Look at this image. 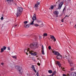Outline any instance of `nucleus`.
<instances>
[{
    "label": "nucleus",
    "instance_id": "obj_1",
    "mask_svg": "<svg viewBox=\"0 0 76 76\" xmlns=\"http://www.w3.org/2000/svg\"><path fill=\"white\" fill-rule=\"evenodd\" d=\"M52 51L53 54H54L55 55H56L57 56H56V58L57 59L59 60V59H61L62 58V55H61L58 52H56V51L53 50Z\"/></svg>",
    "mask_w": 76,
    "mask_h": 76
},
{
    "label": "nucleus",
    "instance_id": "obj_2",
    "mask_svg": "<svg viewBox=\"0 0 76 76\" xmlns=\"http://www.w3.org/2000/svg\"><path fill=\"white\" fill-rule=\"evenodd\" d=\"M30 47L32 49H35L38 47V42H35L33 43H31L30 45Z\"/></svg>",
    "mask_w": 76,
    "mask_h": 76
},
{
    "label": "nucleus",
    "instance_id": "obj_3",
    "mask_svg": "<svg viewBox=\"0 0 76 76\" xmlns=\"http://www.w3.org/2000/svg\"><path fill=\"white\" fill-rule=\"evenodd\" d=\"M23 11V9L21 7H19V10H17L16 15L17 17H18L19 16H20L22 13V12Z\"/></svg>",
    "mask_w": 76,
    "mask_h": 76
},
{
    "label": "nucleus",
    "instance_id": "obj_4",
    "mask_svg": "<svg viewBox=\"0 0 76 76\" xmlns=\"http://www.w3.org/2000/svg\"><path fill=\"white\" fill-rule=\"evenodd\" d=\"M15 68L17 71L19 72L20 73H22L23 72V69L21 67L19 66H17L15 67Z\"/></svg>",
    "mask_w": 76,
    "mask_h": 76
},
{
    "label": "nucleus",
    "instance_id": "obj_5",
    "mask_svg": "<svg viewBox=\"0 0 76 76\" xmlns=\"http://www.w3.org/2000/svg\"><path fill=\"white\" fill-rule=\"evenodd\" d=\"M6 1L7 2V3L9 4H12L11 2H12L13 4L16 5V1H13V0H6Z\"/></svg>",
    "mask_w": 76,
    "mask_h": 76
},
{
    "label": "nucleus",
    "instance_id": "obj_6",
    "mask_svg": "<svg viewBox=\"0 0 76 76\" xmlns=\"http://www.w3.org/2000/svg\"><path fill=\"white\" fill-rule=\"evenodd\" d=\"M28 53H29L31 54V55H32V56H37V53L36 52H34V51L31 50V51H29V50H28L27 51Z\"/></svg>",
    "mask_w": 76,
    "mask_h": 76
},
{
    "label": "nucleus",
    "instance_id": "obj_7",
    "mask_svg": "<svg viewBox=\"0 0 76 76\" xmlns=\"http://www.w3.org/2000/svg\"><path fill=\"white\" fill-rule=\"evenodd\" d=\"M64 4V1H61L59 5V7L58 8V9H60L61 8V7H62V6Z\"/></svg>",
    "mask_w": 76,
    "mask_h": 76
},
{
    "label": "nucleus",
    "instance_id": "obj_8",
    "mask_svg": "<svg viewBox=\"0 0 76 76\" xmlns=\"http://www.w3.org/2000/svg\"><path fill=\"white\" fill-rule=\"evenodd\" d=\"M59 12L57 11H55L54 12V15H56V17H58V15Z\"/></svg>",
    "mask_w": 76,
    "mask_h": 76
},
{
    "label": "nucleus",
    "instance_id": "obj_9",
    "mask_svg": "<svg viewBox=\"0 0 76 76\" xmlns=\"http://www.w3.org/2000/svg\"><path fill=\"white\" fill-rule=\"evenodd\" d=\"M70 75V76H76V72H72Z\"/></svg>",
    "mask_w": 76,
    "mask_h": 76
},
{
    "label": "nucleus",
    "instance_id": "obj_10",
    "mask_svg": "<svg viewBox=\"0 0 76 76\" xmlns=\"http://www.w3.org/2000/svg\"><path fill=\"white\" fill-rule=\"evenodd\" d=\"M33 21H34V20H36V15L35 14H34L33 17L32 18Z\"/></svg>",
    "mask_w": 76,
    "mask_h": 76
},
{
    "label": "nucleus",
    "instance_id": "obj_11",
    "mask_svg": "<svg viewBox=\"0 0 76 76\" xmlns=\"http://www.w3.org/2000/svg\"><path fill=\"white\" fill-rule=\"evenodd\" d=\"M39 27L40 28H41V27H43L44 26L43 25V23H42V22H41L40 23H39Z\"/></svg>",
    "mask_w": 76,
    "mask_h": 76
},
{
    "label": "nucleus",
    "instance_id": "obj_12",
    "mask_svg": "<svg viewBox=\"0 0 76 76\" xmlns=\"http://www.w3.org/2000/svg\"><path fill=\"white\" fill-rule=\"evenodd\" d=\"M29 25L30 24H28L27 25L24 24V26L25 28H29Z\"/></svg>",
    "mask_w": 76,
    "mask_h": 76
},
{
    "label": "nucleus",
    "instance_id": "obj_13",
    "mask_svg": "<svg viewBox=\"0 0 76 76\" xmlns=\"http://www.w3.org/2000/svg\"><path fill=\"white\" fill-rule=\"evenodd\" d=\"M31 68L35 72V73H37V71L35 69V67H34V65H32L31 66Z\"/></svg>",
    "mask_w": 76,
    "mask_h": 76
},
{
    "label": "nucleus",
    "instance_id": "obj_14",
    "mask_svg": "<svg viewBox=\"0 0 76 76\" xmlns=\"http://www.w3.org/2000/svg\"><path fill=\"white\" fill-rule=\"evenodd\" d=\"M56 63V64H57L58 65V66H59L60 67L61 66V65L60 62H59V61H57Z\"/></svg>",
    "mask_w": 76,
    "mask_h": 76
},
{
    "label": "nucleus",
    "instance_id": "obj_15",
    "mask_svg": "<svg viewBox=\"0 0 76 76\" xmlns=\"http://www.w3.org/2000/svg\"><path fill=\"white\" fill-rule=\"evenodd\" d=\"M28 49H25V50L24 51V52H25V53H26V54L27 55H28Z\"/></svg>",
    "mask_w": 76,
    "mask_h": 76
},
{
    "label": "nucleus",
    "instance_id": "obj_16",
    "mask_svg": "<svg viewBox=\"0 0 76 76\" xmlns=\"http://www.w3.org/2000/svg\"><path fill=\"white\" fill-rule=\"evenodd\" d=\"M55 74H56V71H55L53 72V73L52 74V75H50V76H53Z\"/></svg>",
    "mask_w": 76,
    "mask_h": 76
},
{
    "label": "nucleus",
    "instance_id": "obj_17",
    "mask_svg": "<svg viewBox=\"0 0 76 76\" xmlns=\"http://www.w3.org/2000/svg\"><path fill=\"white\" fill-rule=\"evenodd\" d=\"M54 9V6L53 5H51L50 6V8H49V10H50V9H51L52 10H53Z\"/></svg>",
    "mask_w": 76,
    "mask_h": 76
},
{
    "label": "nucleus",
    "instance_id": "obj_18",
    "mask_svg": "<svg viewBox=\"0 0 76 76\" xmlns=\"http://www.w3.org/2000/svg\"><path fill=\"white\" fill-rule=\"evenodd\" d=\"M48 72L49 73H50V74L53 73V71L51 70H48Z\"/></svg>",
    "mask_w": 76,
    "mask_h": 76
},
{
    "label": "nucleus",
    "instance_id": "obj_19",
    "mask_svg": "<svg viewBox=\"0 0 76 76\" xmlns=\"http://www.w3.org/2000/svg\"><path fill=\"white\" fill-rule=\"evenodd\" d=\"M62 75L63 76H70V74L69 73H68L67 74V75H66L64 74H63Z\"/></svg>",
    "mask_w": 76,
    "mask_h": 76
},
{
    "label": "nucleus",
    "instance_id": "obj_20",
    "mask_svg": "<svg viewBox=\"0 0 76 76\" xmlns=\"http://www.w3.org/2000/svg\"><path fill=\"white\" fill-rule=\"evenodd\" d=\"M35 7L36 8H38V3L35 5Z\"/></svg>",
    "mask_w": 76,
    "mask_h": 76
},
{
    "label": "nucleus",
    "instance_id": "obj_21",
    "mask_svg": "<svg viewBox=\"0 0 76 76\" xmlns=\"http://www.w3.org/2000/svg\"><path fill=\"white\" fill-rule=\"evenodd\" d=\"M4 49L3 48H1V53H3L4 52Z\"/></svg>",
    "mask_w": 76,
    "mask_h": 76
},
{
    "label": "nucleus",
    "instance_id": "obj_22",
    "mask_svg": "<svg viewBox=\"0 0 76 76\" xmlns=\"http://www.w3.org/2000/svg\"><path fill=\"white\" fill-rule=\"evenodd\" d=\"M42 54L44 55L45 54V53H44V50H42Z\"/></svg>",
    "mask_w": 76,
    "mask_h": 76
},
{
    "label": "nucleus",
    "instance_id": "obj_23",
    "mask_svg": "<svg viewBox=\"0 0 76 76\" xmlns=\"http://www.w3.org/2000/svg\"><path fill=\"white\" fill-rule=\"evenodd\" d=\"M50 36H51L50 37V38H51V39H53L54 38H55V37H54V36H53L51 35Z\"/></svg>",
    "mask_w": 76,
    "mask_h": 76
},
{
    "label": "nucleus",
    "instance_id": "obj_24",
    "mask_svg": "<svg viewBox=\"0 0 76 76\" xmlns=\"http://www.w3.org/2000/svg\"><path fill=\"white\" fill-rule=\"evenodd\" d=\"M34 21L33 20L32 21V22L30 23V25H33L34 24Z\"/></svg>",
    "mask_w": 76,
    "mask_h": 76
},
{
    "label": "nucleus",
    "instance_id": "obj_25",
    "mask_svg": "<svg viewBox=\"0 0 76 76\" xmlns=\"http://www.w3.org/2000/svg\"><path fill=\"white\" fill-rule=\"evenodd\" d=\"M39 39L40 40H41V39L42 38V36H39Z\"/></svg>",
    "mask_w": 76,
    "mask_h": 76
},
{
    "label": "nucleus",
    "instance_id": "obj_26",
    "mask_svg": "<svg viewBox=\"0 0 76 76\" xmlns=\"http://www.w3.org/2000/svg\"><path fill=\"white\" fill-rule=\"evenodd\" d=\"M3 48L4 50H6V47L4 46L3 47Z\"/></svg>",
    "mask_w": 76,
    "mask_h": 76
},
{
    "label": "nucleus",
    "instance_id": "obj_27",
    "mask_svg": "<svg viewBox=\"0 0 76 76\" xmlns=\"http://www.w3.org/2000/svg\"><path fill=\"white\" fill-rule=\"evenodd\" d=\"M2 16L1 17V20H3V16H4L3 14H2Z\"/></svg>",
    "mask_w": 76,
    "mask_h": 76
},
{
    "label": "nucleus",
    "instance_id": "obj_28",
    "mask_svg": "<svg viewBox=\"0 0 76 76\" xmlns=\"http://www.w3.org/2000/svg\"><path fill=\"white\" fill-rule=\"evenodd\" d=\"M24 25H26V24L27 23H28V22L27 21H24Z\"/></svg>",
    "mask_w": 76,
    "mask_h": 76
},
{
    "label": "nucleus",
    "instance_id": "obj_29",
    "mask_svg": "<svg viewBox=\"0 0 76 76\" xmlns=\"http://www.w3.org/2000/svg\"><path fill=\"white\" fill-rule=\"evenodd\" d=\"M34 25L35 26H36V27H37V26H38V25L37 23L34 24Z\"/></svg>",
    "mask_w": 76,
    "mask_h": 76
},
{
    "label": "nucleus",
    "instance_id": "obj_30",
    "mask_svg": "<svg viewBox=\"0 0 76 76\" xmlns=\"http://www.w3.org/2000/svg\"><path fill=\"white\" fill-rule=\"evenodd\" d=\"M70 64L71 66H73V62H70Z\"/></svg>",
    "mask_w": 76,
    "mask_h": 76
},
{
    "label": "nucleus",
    "instance_id": "obj_31",
    "mask_svg": "<svg viewBox=\"0 0 76 76\" xmlns=\"http://www.w3.org/2000/svg\"><path fill=\"white\" fill-rule=\"evenodd\" d=\"M44 36H47V33H45L43 34Z\"/></svg>",
    "mask_w": 76,
    "mask_h": 76
},
{
    "label": "nucleus",
    "instance_id": "obj_32",
    "mask_svg": "<svg viewBox=\"0 0 76 76\" xmlns=\"http://www.w3.org/2000/svg\"><path fill=\"white\" fill-rule=\"evenodd\" d=\"M61 69H62V70L63 71H65V70H64V68H63V67H61Z\"/></svg>",
    "mask_w": 76,
    "mask_h": 76
},
{
    "label": "nucleus",
    "instance_id": "obj_33",
    "mask_svg": "<svg viewBox=\"0 0 76 76\" xmlns=\"http://www.w3.org/2000/svg\"><path fill=\"white\" fill-rule=\"evenodd\" d=\"M44 49V46L43 45H42V50H43Z\"/></svg>",
    "mask_w": 76,
    "mask_h": 76
},
{
    "label": "nucleus",
    "instance_id": "obj_34",
    "mask_svg": "<svg viewBox=\"0 0 76 76\" xmlns=\"http://www.w3.org/2000/svg\"><path fill=\"white\" fill-rule=\"evenodd\" d=\"M48 49L49 50H51V46H49Z\"/></svg>",
    "mask_w": 76,
    "mask_h": 76
},
{
    "label": "nucleus",
    "instance_id": "obj_35",
    "mask_svg": "<svg viewBox=\"0 0 76 76\" xmlns=\"http://www.w3.org/2000/svg\"><path fill=\"white\" fill-rule=\"evenodd\" d=\"M12 57L14 58H16V56H12Z\"/></svg>",
    "mask_w": 76,
    "mask_h": 76
},
{
    "label": "nucleus",
    "instance_id": "obj_36",
    "mask_svg": "<svg viewBox=\"0 0 76 76\" xmlns=\"http://www.w3.org/2000/svg\"><path fill=\"white\" fill-rule=\"evenodd\" d=\"M56 41V38L55 37L53 39V41L55 42Z\"/></svg>",
    "mask_w": 76,
    "mask_h": 76
},
{
    "label": "nucleus",
    "instance_id": "obj_37",
    "mask_svg": "<svg viewBox=\"0 0 76 76\" xmlns=\"http://www.w3.org/2000/svg\"><path fill=\"white\" fill-rule=\"evenodd\" d=\"M74 70V68H72L71 69V71H72V70Z\"/></svg>",
    "mask_w": 76,
    "mask_h": 76
},
{
    "label": "nucleus",
    "instance_id": "obj_38",
    "mask_svg": "<svg viewBox=\"0 0 76 76\" xmlns=\"http://www.w3.org/2000/svg\"><path fill=\"white\" fill-rule=\"evenodd\" d=\"M10 47H9L8 48V50H10Z\"/></svg>",
    "mask_w": 76,
    "mask_h": 76
},
{
    "label": "nucleus",
    "instance_id": "obj_39",
    "mask_svg": "<svg viewBox=\"0 0 76 76\" xmlns=\"http://www.w3.org/2000/svg\"><path fill=\"white\" fill-rule=\"evenodd\" d=\"M64 21V19H62L61 22H63Z\"/></svg>",
    "mask_w": 76,
    "mask_h": 76
},
{
    "label": "nucleus",
    "instance_id": "obj_40",
    "mask_svg": "<svg viewBox=\"0 0 76 76\" xmlns=\"http://www.w3.org/2000/svg\"><path fill=\"white\" fill-rule=\"evenodd\" d=\"M66 17H68V18H69V16H67V15H66L65 18H66Z\"/></svg>",
    "mask_w": 76,
    "mask_h": 76
},
{
    "label": "nucleus",
    "instance_id": "obj_41",
    "mask_svg": "<svg viewBox=\"0 0 76 76\" xmlns=\"http://www.w3.org/2000/svg\"><path fill=\"white\" fill-rule=\"evenodd\" d=\"M40 65H41L39 63H38V66H40Z\"/></svg>",
    "mask_w": 76,
    "mask_h": 76
},
{
    "label": "nucleus",
    "instance_id": "obj_42",
    "mask_svg": "<svg viewBox=\"0 0 76 76\" xmlns=\"http://www.w3.org/2000/svg\"><path fill=\"white\" fill-rule=\"evenodd\" d=\"M65 8H64L63 10V12H64V10H65Z\"/></svg>",
    "mask_w": 76,
    "mask_h": 76
},
{
    "label": "nucleus",
    "instance_id": "obj_43",
    "mask_svg": "<svg viewBox=\"0 0 76 76\" xmlns=\"http://www.w3.org/2000/svg\"><path fill=\"white\" fill-rule=\"evenodd\" d=\"M1 64L2 65H3V64H4V63H1Z\"/></svg>",
    "mask_w": 76,
    "mask_h": 76
},
{
    "label": "nucleus",
    "instance_id": "obj_44",
    "mask_svg": "<svg viewBox=\"0 0 76 76\" xmlns=\"http://www.w3.org/2000/svg\"><path fill=\"white\" fill-rule=\"evenodd\" d=\"M18 26V25H15V26Z\"/></svg>",
    "mask_w": 76,
    "mask_h": 76
},
{
    "label": "nucleus",
    "instance_id": "obj_45",
    "mask_svg": "<svg viewBox=\"0 0 76 76\" xmlns=\"http://www.w3.org/2000/svg\"><path fill=\"white\" fill-rule=\"evenodd\" d=\"M67 57V55H65V57Z\"/></svg>",
    "mask_w": 76,
    "mask_h": 76
},
{
    "label": "nucleus",
    "instance_id": "obj_46",
    "mask_svg": "<svg viewBox=\"0 0 76 76\" xmlns=\"http://www.w3.org/2000/svg\"><path fill=\"white\" fill-rule=\"evenodd\" d=\"M40 3L39 2V3H38V5H39Z\"/></svg>",
    "mask_w": 76,
    "mask_h": 76
},
{
    "label": "nucleus",
    "instance_id": "obj_47",
    "mask_svg": "<svg viewBox=\"0 0 76 76\" xmlns=\"http://www.w3.org/2000/svg\"><path fill=\"white\" fill-rule=\"evenodd\" d=\"M37 76H38V73L37 74Z\"/></svg>",
    "mask_w": 76,
    "mask_h": 76
},
{
    "label": "nucleus",
    "instance_id": "obj_48",
    "mask_svg": "<svg viewBox=\"0 0 76 76\" xmlns=\"http://www.w3.org/2000/svg\"><path fill=\"white\" fill-rule=\"evenodd\" d=\"M28 50H29V48H28Z\"/></svg>",
    "mask_w": 76,
    "mask_h": 76
},
{
    "label": "nucleus",
    "instance_id": "obj_49",
    "mask_svg": "<svg viewBox=\"0 0 76 76\" xmlns=\"http://www.w3.org/2000/svg\"><path fill=\"white\" fill-rule=\"evenodd\" d=\"M37 65H38V63H37Z\"/></svg>",
    "mask_w": 76,
    "mask_h": 76
},
{
    "label": "nucleus",
    "instance_id": "obj_50",
    "mask_svg": "<svg viewBox=\"0 0 76 76\" xmlns=\"http://www.w3.org/2000/svg\"><path fill=\"white\" fill-rule=\"evenodd\" d=\"M65 18H66L65 17L64 19H65Z\"/></svg>",
    "mask_w": 76,
    "mask_h": 76
},
{
    "label": "nucleus",
    "instance_id": "obj_51",
    "mask_svg": "<svg viewBox=\"0 0 76 76\" xmlns=\"http://www.w3.org/2000/svg\"><path fill=\"white\" fill-rule=\"evenodd\" d=\"M69 1H70V0H68Z\"/></svg>",
    "mask_w": 76,
    "mask_h": 76
},
{
    "label": "nucleus",
    "instance_id": "obj_52",
    "mask_svg": "<svg viewBox=\"0 0 76 76\" xmlns=\"http://www.w3.org/2000/svg\"><path fill=\"white\" fill-rule=\"evenodd\" d=\"M28 38H29V37H28Z\"/></svg>",
    "mask_w": 76,
    "mask_h": 76
},
{
    "label": "nucleus",
    "instance_id": "obj_53",
    "mask_svg": "<svg viewBox=\"0 0 76 76\" xmlns=\"http://www.w3.org/2000/svg\"><path fill=\"white\" fill-rule=\"evenodd\" d=\"M36 57H38V56H36Z\"/></svg>",
    "mask_w": 76,
    "mask_h": 76
},
{
    "label": "nucleus",
    "instance_id": "obj_54",
    "mask_svg": "<svg viewBox=\"0 0 76 76\" xmlns=\"http://www.w3.org/2000/svg\"><path fill=\"white\" fill-rule=\"evenodd\" d=\"M37 59H38V58H37Z\"/></svg>",
    "mask_w": 76,
    "mask_h": 76
},
{
    "label": "nucleus",
    "instance_id": "obj_55",
    "mask_svg": "<svg viewBox=\"0 0 76 76\" xmlns=\"http://www.w3.org/2000/svg\"><path fill=\"white\" fill-rule=\"evenodd\" d=\"M38 73V72H37V73Z\"/></svg>",
    "mask_w": 76,
    "mask_h": 76
},
{
    "label": "nucleus",
    "instance_id": "obj_56",
    "mask_svg": "<svg viewBox=\"0 0 76 76\" xmlns=\"http://www.w3.org/2000/svg\"><path fill=\"white\" fill-rule=\"evenodd\" d=\"M59 0V1H60V0Z\"/></svg>",
    "mask_w": 76,
    "mask_h": 76
},
{
    "label": "nucleus",
    "instance_id": "obj_57",
    "mask_svg": "<svg viewBox=\"0 0 76 76\" xmlns=\"http://www.w3.org/2000/svg\"><path fill=\"white\" fill-rule=\"evenodd\" d=\"M38 60H39V59H38Z\"/></svg>",
    "mask_w": 76,
    "mask_h": 76
}]
</instances>
